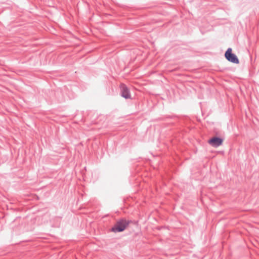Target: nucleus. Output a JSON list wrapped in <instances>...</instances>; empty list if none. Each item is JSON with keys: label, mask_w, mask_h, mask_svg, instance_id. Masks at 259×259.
<instances>
[{"label": "nucleus", "mask_w": 259, "mask_h": 259, "mask_svg": "<svg viewBox=\"0 0 259 259\" xmlns=\"http://www.w3.org/2000/svg\"><path fill=\"white\" fill-rule=\"evenodd\" d=\"M128 225V223L126 221L122 220L118 222L112 228V231L114 232H122L125 230Z\"/></svg>", "instance_id": "f257e3e1"}, {"label": "nucleus", "mask_w": 259, "mask_h": 259, "mask_svg": "<svg viewBox=\"0 0 259 259\" xmlns=\"http://www.w3.org/2000/svg\"><path fill=\"white\" fill-rule=\"evenodd\" d=\"M232 49L229 48L225 53V57L229 61L238 64L239 63V60L236 56L232 53Z\"/></svg>", "instance_id": "f03ea898"}, {"label": "nucleus", "mask_w": 259, "mask_h": 259, "mask_svg": "<svg viewBox=\"0 0 259 259\" xmlns=\"http://www.w3.org/2000/svg\"><path fill=\"white\" fill-rule=\"evenodd\" d=\"M223 140L222 139L218 137H213L208 141V143L212 146L217 147L221 145Z\"/></svg>", "instance_id": "7ed1b4c3"}, {"label": "nucleus", "mask_w": 259, "mask_h": 259, "mask_svg": "<svg viewBox=\"0 0 259 259\" xmlns=\"http://www.w3.org/2000/svg\"><path fill=\"white\" fill-rule=\"evenodd\" d=\"M121 95L125 99H129L131 98V95L129 91L126 87L124 85H121Z\"/></svg>", "instance_id": "20e7f679"}]
</instances>
